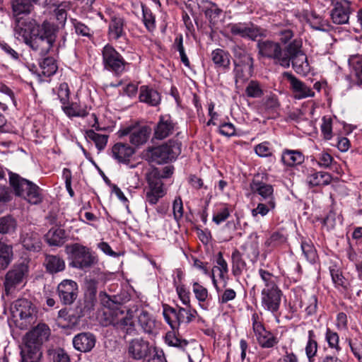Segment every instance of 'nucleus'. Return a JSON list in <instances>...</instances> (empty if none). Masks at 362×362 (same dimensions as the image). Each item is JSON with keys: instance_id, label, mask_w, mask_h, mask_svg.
I'll return each instance as SVG.
<instances>
[{"instance_id": "obj_1", "label": "nucleus", "mask_w": 362, "mask_h": 362, "mask_svg": "<svg viewBox=\"0 0 362 362\" xmlns=\"http://www.w3.org/2000/svg\"><path fill=\"white\" fill-rule=\"evenodd\" d=\"M16 30L33 50L45 55L56 41L58 28L47 21L39 25L35 20H29L18 23Z\"/></svg>"}, {"instance_id": "obj_2", "label": "nucleus", "mask_w": 362, "mask_h": 362, "mask_svg": "<svg viewBox=\"0 0 362 362\" xmlns=\"http://www.w3.org/2000/svg\"><path fill=\"white\" fill-rule=\"evenodd\" d=\"M49 335L50 329L45 324H40L28 332L21 351V362H39L42 356V345Z\"/></svg>"}, {"instance_id": "obj_3", "label": "nucleus", "mask_w": 362, "mask_h": 362, "mask_svg": "<svg viewBox=\"0 0 362 362\" xmlns=\"http://www.w3.org/2000/svg\"><path fill=\"white\" fill-rule=\"evenodd\" d=\"M10 183L17 196L23 197L32 204L42 202V189L37 185L15 174L10 176Z\"/></svg>"}, {"instance_id": "obj_4", "label": "nucleus", "mask_w": 362, "mask_h": 362, "mask_svg": "<svg viewBox=\"0 0 362 362\" xmlns=\"http://www.w3.org/2000/svg\"><path fill=\"white\" fill-rule=\"evenodd\" d=\"M180 152V144L177 141L169 140L158 146L148 148L146 156L151 162L162 164L174 160Z\"/></svg>"}, {"instance_id": "obj_5", "label": "nucleus", "mask_w": 362, "mask_h": 362, "mask_svg": "<svg viewBox=\"0 0 362 362\" xmlns=\"http://www.w3.org/2000/svg\"><path fill=\"white\" fill-rule=\"evenodd\" d=\"M163 316L165 321L174 329L180 324H189L194 321L198 316V313L190 305H187V308L168 306L164 307Z\"/></svg>"}, {"instance_id": "obj_6", "label": "nucleus", "mask_w": 362, "mask_h": 362, "mask_svg": "<svg viewBox=\"0 0 362 362\" xmlns=\"http://www.w3.org/2000/svg\"><path fill=\"white\" fill-rule=\"evenodd\" d=\"M301 47L302 42L298 40H293L286 46V57L288 59V64L284 68H288L291 62L293 69L298 74H304L309 70L307 56Z\"/></svg>"}, {"instance_id": "obj_7", "label": "nucleus", "mask_w": 362, "mask_h": 362, "mask_svg": "<svg viewBox=\"0 0 362 362\" xmlns=\"http://www.w3.org/2000/svg\"><path fill=\"white\" fill-rule=\"evenodd\" d=\"M28 272V266L25 263L14 264L5 275L4 294L8 296L15 293L18 288L26 281Z\"/></svg>"}, {"instance_id": "obj_8", "label": "nucleus", "mask_w": 362, "mask_h": 362, "mask_svg": "<svg viewBox=\"0 0 362 362\" xmlns=\"http://www.w3.org/2000/svg\"><path fill=\"white\" fill-rule=\"evenodd\" d=\"M67 252L71 256V265L73 267L85 269L92 267L96 262V257L90 248L78 243H74L66 247Z\"/></svg>"}, {"instance_id": "obj_9", "label": "nucleus", "mask_w": 362, "mask_h": 362, "mask_svg": "<svg viewBox=\"0 0 362 362\" xmlns=\"http://www.w3.org/2000/svg\"><path fill=\"white\" fill-rule=\"evenodd\" d=\"M258 54L262 57L273 59L281 66H287L288 59L286 57V48L282 49L279 42L266 40H259L257 44Z\"/></svg>"}, {"instance_id": "obj_10", "label": "nucleus", "mask_w": 362, "mask_h": 362, "mask_svg": "<svg viewBox=\"0 0 362 362\" xmlns=\"http://www.w3.org/2000/svg\"><path fill=\"white\" fill-rule=\"evenodd\" d=\"M267 181V173L255 174L250 183V191L252 194L259 196L262 202H276L274 186Z\"/></svg>"}, {"instance_id": "obj_11", "label": "nucleus", "mask_w": 362, "mask_h": 362, "mask_svg": "<svg viewBox=\"0 0 362 362\" xmlns=\"http://www.w3.org/2000/svg\"><path fill=\"white\" fill-rule=\"evenodd\" d=\"M103 63L107 71L121 74L128 63L123 57L110 45H106L103 50Z\"/></svg>"}, {"instance_id": "obj_12", "label": "nucleus", "mask_w": 362, "mask_h": 362, "mask_svg": "<svg viewBox=\"0 0 362 362\" xmlns=\"http://www.w3.org/2000/svg\"><path fill=\"white\" fill-rule=\"evenodd\" d=\"M251 320L252 322L253 331L257 342L262 348H273L278 344L279 340L277 337L265 329L262 322L259 320V317L257 313H253Z\"/></svg>"}, {"instance_id": "obj_13", "label": "nucleus", "mask_w": 362, "mask_h": 362, "mask_svg": "<svg viewBox=\"0 0 362 362\" xmlns=\"http://www.w3.org/2000/svg\"><path fill=\"white\" fill-rule=\"evenodd\" d=\"M121 136L129 135V142L139 147L146 144L151 133V129L146 125H130L119 131Z\"/></svg>"}, {"instance_id": "obj_14", "label": "nucleus", "mask_w": 362, "mask_h": 362, "mask_svg": "<svg viewBox=\"0 0 362 362\" xmlns=\"http://www.w3.org/2000/svg\"><path fill=\"white\" fill-rule=\"evenodd\" d=\"M127 356L134 361H141L151 354L149 341L142 337L134 338L128 342L127 348Z\"/></svg>"}, {"instance_id": "obj_15", "label": "nucleus", "mask_w": 362, "mask_h": 362, "mask_svg": "<svg viewBox=\"0 0 362 362\" xmlns=\"http://www.w3.org/2000/svg\"><path fill=\"white\" fill-rule=\"evenodd\" d=\"M177 124L170 115H160L158 121L153 127V139L163 140L172 136L177 129Z\"/></svg>"}, {"instance_id": "obj_16", "label": "nucleus", "mask_w": 362, "mask_h": 362, "mask_svg": "<svg viewBox=\"0 0 362 362\" xmlns=\"http://www.w3.org/2000/svg\"><path fill=\"white\" fill-rule=\"evenodd\" d=\"M282 296L283 292L280 288L262 290L261 306L264 310L276 315L280 308Z\"/></svg>"}, {"instance_id": "obj_17", "label": "nucleus", "mask_w": 362, "mask_h": 362, "mask_svg": "<svg viewBox=\"0 0 362 362\" xmlns=\"http://www.w3.org/2000/svg\"><path fill=\"white\" fill-rule=\"evenodd\" d=\"M283 76L289 81L290 88L293 93L295 99L302 100L315 96V92L313 89L291 72H284Z\"/></svg>"}, {"instance_id": "obj_18", "label": "nucleus", "mask_w": 362, "mask_h": 362, "mask_svg": "<svg viewBox=\"0 0 362 362\" xmlns=\"http://www.w3.org/2000/svg\"><path fill=\"white\" fill-rule=\"evenodd\" d=\"M13 313L15 316H19L26 323L32 324L36 318V310L33 303L25 299L21 298L15 301L13 308Z\"/></svg>"}, {"instance_id": "obj_19", "label": "nucleus", "mask_w": 362, "mask_h": 362, "mask_svg": "<svg viewBox=\"0 0 362 362\" xmlns=\"http://www.w3.org/2000/svg\"><path fill=\"white\" fill-rule=\"evenodd\" d=\"M351 2L349 0H341L333 6L330 11V17L333 23L343 25L349 23V17L352 13Z\"/></svg>"}, {"instance_id": "obj_20", "label": "nucleus", "mask_w": 362, "mask_h": 362, "mask_svg": "<svg viewBox=\"0 0 362 362\" xmlns=\"http://www.w3.org/2000/svg\"><path fill=\"white\" fill-rule=\"evenodd\" d=\"M228 28L231 34L243 38L255 40L260 35V30L257 26L251 22L230 23Z\"/></svg>"}, {"instance_id": "obj_21", "label": "nucleus", "mask_w": 362, "mask_h": 362, "mask_svg": "<svg viewBox=\"0 0 362 362\" xmlns=\"http://www.w3.org/2000/svg\"><path fill=\"white\" fill-rule=\"evenodd\" d=\"M57 291L61 302L71 305L77 298L78 285L73 280L65 279L58 285Z\"/></svg>"}, {"instance_id": "obj_22", "label": "nucleus", "mask_w": 362, "mask_h": 362, "mask_svg": "<svg viewBox=\"0 0 362 362\" xmlns=\"http://www.w3.org/2000/svg\"><path fill=\"white\" fill-rule=\"evenodd\" d=\"M104 326L112 325L115 329L122 331L127 334H133L135 333L136 325L131 316H125L119 319L115 316L105 319Z\"/></svg>"}, {"instance_id": "obj_23", "label": "nucleus", "mask_w": 362, "mask_h": 362, "mask_svg": "<svg viewBox=\"0 0 362 362\" xmlns=\"http://www.w3.org/2000/svg\"><path fill=\"white\" fill-rule=\"evenodd\" d=\"M126 22L120 15L114 14L110 17L108 26V37L110 40H117L126 36Z\"/></svg>"}, {"instance_id": "obj_24", "label": "nucleus", "mask_w": 362, "mask_h": 362, "mask_svg": "<svg viewBox=\"0 0 362 362\" xmlns=\"http://www.w3.org/2000/svg\"><path fill=\"white\" fill-rule=\"evenodd\" d=\"M96 342L95 335L90 332H81L73 339L74 348L81 352H88L93 349Z\"/></svg>"}, {"instance_id": "obj_25", "label": "nucleus", "mask_w": 362, "mask_h": 362, "mask_svg": "<svg viewBox=\"0 0 362 362\" xmlns=\"http://www.w3.org/2000/svg\"><path fill=\"white\" fill-rule=\"evenodd\" d=\"M138 326L148 334H154L157 328V321L155 317L146 310H141L136 317Z\"/></svg>"}, {"instance_id": "obj_26", "label": "nucleus", "mask_w": 362, "mask_h": 362, "mask_svg": "<svg viewBox=\"0 0 362 362\" xmlns=\"http://www.w3.org/2000/svg\"><path fill=\"white\" fill-rule=\"evenodd\" d=\"M211 57L216 69L223 72L230 69V54L227 51L219 48L216 49L212 51Z\"/></svg>"}, {"instance_id": "obj_27", "label": "nucleus", "mask_w": 362, "mask_h": 362, "mask_svg": "<svg viewBox=\"0 0 362 362\" xmlns=\"http://www.w3.org/2000/svg\"><path fill=\"white\" fill-rule=\"evenodd\" d=\"M134 153V149L124 143H117L112 148V156L119 163H128Z\"/></svg>"}, {"instance_id": "obj_28", "label": "nucleus", "mask_w": 362, "mask_h": 362, "mask_svg": "<svg viewBox=\"0 0 362 362\" xmlns=\"http://www.w3.org/2000/svg\"><path fill=\"white\" fill-rule=\"evenodd\" d=\"M258 238L257 233H252L247 240L241 246L245 255L252 261L257 260L259 255Z\"/></svg>"}, {"instance_id": "obj_29", "label": "nucleus", "mask_w": 362, "mask_h": 362, "mask_svg": "<svg viewBox=\"0 0 362 362\" xmlns=\"http://www.w3.org/2000/svg\"><path fill=\"white\" fill-rule=\"evenodd\" d=\"M21 243L28 250L37 252L42 246L40 235L34 231H23L21 234Z\"/></svg>"}, {"instance_id": "obj_30", "label": "nucleus", "mask_w": 362, "mask_h": 362, "mask_svg": "<svg viewBox=\"0 0 362 362\" xmlns=\"http://www.w3.org/2000/svg\"><path fill=\"white\" fill-rule=\"evenodd\" d=\"M332 176L329 173L322 171H316L313 169L306 177V182L313 187L320 185H327L332 181Z\"/></svg>"}, {"instance_id": "obj_31", "label": "nucleus", "mask_w": 362, "mask_h": 362, "mask_svg": "<svg viewBox=\"0 0 362 362\" xmlns=\"http://www.w3.org/2000/svg\"><path fill=\"white\" fill-rule=\"evenodd\" d=\"M139 100L151 106H157L160 102V95L158 92L146 86L140 87Z\"/></svg>"}, {"instance_id": "obj_32", "label": "nucleus", "mask_w": 362, "mask_h": 362, "mask_svg": "<svg viewBox=\"0 0 362 362\" xmlns=\"http://www.w3.org/2000/svg\"><path fill=\"white\" fill-rule=\"evenodd\" d=\"M66 235L64 229L52 228L45 235V239L50 246H62L66 241Z\"/></svg>"}, {"instance_id": "obj_33", "label": "nucleus", "mask_w": 362, "mask_h": 362, "mask_svg": "<svg viewBox=\"0 0 362 362\" xmlns=\"http://www.w3.org/2000/svg\"><path fill=\"white\" fill-rule=\"evenodd\" d=\"M46 270L49 274H57L65 269V262L58 255H46L44 261Z\"/></svg>"}, {"instance_id": "obj_34", "label": "nucleus", "mask_w": 362, "mask_h": 362, "mask_svg": "<svg viewBox=\"0 0 362 362\" xmlns=\"http://www.w3.org/2000/svg\"><path fill=\"white\" fill-rule=\"evenodd\" d=\"M281 160L284 165L292 167L301 164L304 161V156L300 151L285 149Z\"/></svg>"}, {"instance_id": "obj_35", "label": "nucleus", "mask_w": 362, "mask_h": 362, "mask_svg": "<svg viewBox=\"0 0 362 362\" xmlns=\"http://www.w3.org/2000/svg\"><path fill=\"white\" fill-rule=\"evenodd\" d=\"M300 306L304 308L308 315H312L317 311V299L315 294L303 292L300 296Z\"/></svg>"}, {"instance_id": "obj_36", "label": "nucleus", "mask_w": 362, "mask_h": 362, "mask_svg": "<svg viewBox=\"0 0 362 362\" xmlns=\"http://www.w3.org/2000/svg\"><path fill=\"white\" fill-rule=\"evenodd\" d=\"M62 107L64 113L69 117H85L88 114L87 107L81 105L78 103H69L68 102L66 105H62Z\"/></svg>"}, {"instance_id": "obj_37", "label": "nucleus", "mask_w": 362, "mask_h": 362, "mask_svg": "<svg viewBox=\"0 0 362 362\" xmlns=\"http://www.w3.org/2000/svg\"><path fill=\"white\" fill-rule=\"evenodd\" d=\"M12 259V247L0 242V271L5 270L11 264Z\"/></svg>"}, {"instance_id": "obj_38", "label": "nucleus", "mask_w": 362, "mask_h": 362, "mask_svg": "<svg viewBox=\"0 0 362 362\" xmlns=\"http://www.w3.org/2000/svg\"><path fill=\"white\" fill-rule=\"evenodd\" d=\"M232 259V273L234 276H240L243 269L246 267V262L242 258L240 252L238 250H235L231 255Z\"/></svg>"}, {"instance_id": "obj_39", "label": "nucleus", "mask_w": 362, "mask_h": 362, "mask_svg": "<svg viewBox=\"0 0 362 362\" xmlns=\"http://www.w3.org/2000/svg\"><path fill=\"white\" fill-rule=\"evenodd\" d=\"M258 274L264 282V288L262 290H271L279 288L277 284V277L273 274L262 268L259 269Z\"/></svg>"}, {"instance_id": "obj_40", "label": "nucleus", "mask_w": 362, "mask_h": 362, "mask_svg": "<svg viewBox=\"0 0 362 362\" xmlns=\"http://www.w3.org/2000/svg\"><path fill=\"white\" fill-rule=\"evenodd\" d=\"M165 341L168 346L177 348L182 351L186 350L189 344L188 341L181 339L177 336L174 332H168L166 333Z\"/></svg>"}, {"instance_id": "obj_41", "label": "nucleus", "mask_w": 362, "mask_h": 362, "mask_svg": "<svg viewBox=\"0 0 362 362\" xmlns=\"http://www.w3.org/2000/svg\"><path fill=\"white\" fill-rule=\"evenodd\" d=\"M232 50L235 57L240 59L239 62L243 63L245 66H247L249 70L252 71L254 60L252 56L243 48L238 45L234 46Z\"/></svg>"}, {"instance_id": "obj_42", "label": "nucleus", "mask_w": 362, "mask_h": 362, "mask_svg": "<svg viewBox=\"0 0 362 362\" xmlns=\"http://www.w3.org/2000/svg\"><path fill=\"white\" fill-rule=\"evenodd\" d=\"M317 342L313 330L308 331V340L305 346V354L309 362L315 361V356L317 351Z\"/></svg>"}, {"instance_id": "obj_43", "label": "nucleus", "mask_w": 362, "mask_h": 362, "mask_svg": "<svg viewBox=\"0 0 362 362\" xmlns=\"http://www.w3.org/2000/svg\"><path fill=\"white\" fill-rule=\"evenodd\" d=\"M11 5L15 16L29 13L33 8L30 0H13Z\"/></svg>"}, {"instance_id": "obj_44", "label": "nucleus", "mask_w": 362, "mask_h": 362, "mask_svg": "<svg viewBox=\"0 0 362 362\" xmlns=\"http://www.w3.org/2000/svg\"><path fill=\"white\" fill-rule=\"evenodd\" d=\"M99 297L101 304L104 307L110 309V310L107 313H105V314H108L110 316L109 317L115 316L117 314V311L114 310V309L117 306V302L115 300L116 297L113 296V298H112L111 296H108L105 292H100Z\"/></svg>"}, {"instance_id": "obj_45", "label": "nucleus", "mask_w": 362, "mask_h": 362, "mask_svg": "<svg viewBox=\"0 0 362 362\" xmlns=\"http://www.w3.org/2000/svg\"><path fill=\"white\" fill-rule=\"evenodd\" d=\"M86 135L88 139H90L95 143L97 148L100 151L105 148L108 139L107 135L98 134L92 129L88 130Z\"/></svg>"}, {"instance_id": "obj_46", "label": "nucleus", "mask_w": 362, "mask_h": 362, "mask_svg": "<svg viewBox=\"0 0 362 362\" xmlns=\"http://www.w3.org/2000/svg\"><path fill=\"white\" fill-rule=\"evenodd\" d=\"M42 73L45 76L49 77L54 74L57 70V65L53 57H46L40 63Z\"/></svg>"}, {"instance_id": "obj_47", "label": "nucleus", "mask_w": 362, "mask_h": 362, "mask_svg": "<svg viewBox=\"0 0 362 362\" xmlns=\"http://www.w3.org/2000/svg\"><path fill=\"white\" fill-rule=\"evenodd\" d=\"M264 202V203H258L257 207L252 210L251 214L253 217H256L257 215L264 216L270 211H272L276 208V202Z\"/></svg>"}, {"instance_id": "obj_48", "label": "nucleus", "mask_w": 362, "mask_h": 362, "mask_svg": "<svg viewBox=\"0 0 362 362\" xmlns=\"http://www.w3.org/2000/svg\"><path fill=\"white\" fill-rule=\"evenodd\" d=\"M16 222L11 216H6L0 218V233L7 234L15 230Z\"/></svg>"}, {"instance_id": "obj_49", "label": "nucleus", "mask_w": 362, "mask_h": 362, "mask_svg": "<svg viewBox=\"0 0 362 362\" xmlns=\"http://www.w3.org/2000/svg\"><path fill=\"white\" fill-rule=\"evenodd\" d=\"M141 9L144 25L149 32H153L156 28L155 16L151 11L143 4H141Z\"/></svg>"}, {"instance_id": "obj_50", "label": "nucleus", "mask_w": 362, "mask_h": 362, "mask_svg": "<svg viewBox=\"0 0 362 362\" xmlns=\"http://www.w3.org/2000/svg\"><path fill=\"white\" fill-rule=\"evenodd\" d=\"M148 190L157 194V197H163L165 194L163 188V183L160 178L156 177H149L148 179Z\"/></svg>"}, {"instance_id": "obj_51", "label": "nucleus", "mask_w": 362, "mask_h": 362, "mask_svg": "<svg viewBox=\"0 0 362 362\" xmlns=\"http://www.w3.org/2000/svg\"><path fill=\"white\" fill-rule=\"evenodd\" d=\"M222 13V10L218 7V6L212 2H208L205 8L204 13L206 18H209L210 23H215L220 15Z\"/></svg>"}, {"instance_id": "obj_52", "label": "nucleus", "mask_w": 362, "mask_h": 362, "mask_svg": "<svg viewBox=\"0 0 362 362\" xmlns=\"http://www.w3.org/2000/svg\"><path fill=\"white\" fill-rule=\"evenodd\" d=\"M245 93L250 98H260L263 95V90L258 81L252 80L246 87Z\"/></svg>"}, {"instance_id": "obj_53", "label": "nucleus", "mask_w": 362, "mask_h": 362, "mask_svg": "<svg viewBox=\"0 0 362 362\" xmlns=\"http://www.w3.org/2000/svg\"><path fill=\"white\" fill-rule=\"evenodd\" d=\"M95 290H93L88 296H86L85 306L83 309L80 308L78 317L84 316L87 313L90 312L93 309L95 303Z\"/></svg>"}, {"instance_id": "obj_54", "label": "nucleus", "mask_w": 362, "mask_h": 362, "mask_svg": "<svg viewBox=\"0 0 362 362\" xmlns=\"http://www.w3.org/2000/svg\"><path fill=\"white\" fill-rule=\"evenodd\" d=\"M286 241V236L281 233L277 231L273 233L271 236L265 241V246L269 247H275L284 244Z\"/></svg>"}, {"instance_id": "obj_55", "label": "nucleus", "mask_w": 362, "mask_h": 362, "mask_svg": "<svg viewBox=\"0 0 362 362\" xmlns=\"http://www.w3.org/2000/svg\"><path fill=\"white\" fill-rule=\"evenodd\" d=\"M48 354L53 362H71L69 356L62 349H49Z\"/></svg>"}, {"instance_id": "obj_56", "label": "nucleus", "mask_w": 362, "mask_h": 362, "mask_svg": "<svg viewBox=\"0 0 362 362\" xmlns=\"http://www.w3.org/2000/svg\"><path fill=\"white\" fill-rule=\"evenodd\" d=\"M308 21L311 27L317 30L325 31L327 30L326 28L328 26V23L315 13H311Z\"/></svg>"}, {"instance_id": "obj_57", "label": "nucleus", "mask_w": 362, "mask_h": 362, "mask_svg": "<svg viewBox=\"0 0 362 362\" xmlns=\"http://www.w3.org/2000/svg\"><path fill=\"white\" fill-rule=\"evenodd\" d=\"M235 68L233 70L234 76H235V84H238L239 81H244L247 79V76L245 75V71H248L250 74V71L248 69L247 66H245L243 63L234 62Z\"/></svg>"}, {"instance_id": "obj_58", "label": "nucleus", "mask_w": 362, "mask_h": 362, "mask_svg": "<svg viewBox=\"0 0 362 362\" xmlns=\"http://www.w3.org/2000/svg\"><path fill=\"white\" fill-rule=\"evenodd\" d=\"M301 249L308 261L310 263H314L317 257L314 246L307 241H303L301 243Z\"/></svg>"}, {"instance_id": "obj_59", "label": "nucleus", "mask_w": 362, "mask_h": 362, "mask_svg": "<svg viewBox=\"0 0 362 362\" xmlns=\"http://www.w3.org/2000/svg\"><path fill=\"white\" fill-rule=\"evenodd\" d=\"M264 105L267 110L276 112L280 107V103L276 95L270 94L264 99Z\"/></svg>"}, {"instance_id": "obj_60", "label": "nucleus", "mask_w": 362, "mask_h": 362, "mask_svg": "<svg viewBox=\"0 0 362 362\" xmlns=\"http://www.w3.org/2000/svg\"><path fill=\"white\" fill-rule=\"evenodd\" d=\"M321 132L326 140H329L332 137V120L330 117H323L322 119Z\"/></svg>"}, {"instance_id": "obj_61", "label": "nucleus", "mask_w": 362, "mask_h": 362, "mask_svg": "<svg viewBox=\"0 0 362 362\" xmlns=\"http://www.w3.org/2000/svg\"><path fill=\"white\" fill-rule=\"evenodd\" d=\"M230 216V210L227 205H223L216 214L213 216V221L219 225L222 222L225 221Z\"/></svg>"}, {"instance_id": "obj_62", "label": "nucleus", "mask_w": 362, "mask_h": 362, "mask_svg": "<svg viewBox=\"0 0 362 362\" xmlns=\"http://www.w3.org/2000/svg\"><path fill=\"white\" fill-rule=\"evenodd\" d=\"M353 69L356 78V84L362 85V57H356L353 59Z\"/></svg>"}, {"instance_id": "obj_63", "label": "nucleus", "mask_w": 362, "mask_h": 362, "mask_svg": "<svg viewBox=\"0 0 362 362\" xmlns=\"http://www.w3.org/2000/svg\"><path fill=\"white\" fill-rule=\"evenodd\" d=\"M329 272L332 281L336 286L342 287L346 286V279L343 276L342 273L336 267H330Z\"/></svg>"}, {"instance_id": "obj_64", "label": "nucleus", "mask_w": 362, "mask_h": 362, "mask_svg": "<svg viewBox=\"0 0 362 362\" xmlns=\"http://www.w3.org/2000/svg\"><path fill=\"white\" fill-rule=\"evenodd\" d=\"M325 338L329 347L335 349L337 351L340 350V347L339 346V338L337 332L327 328Z\"/></svg>"}]
</instances>
